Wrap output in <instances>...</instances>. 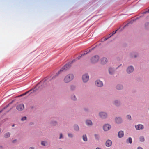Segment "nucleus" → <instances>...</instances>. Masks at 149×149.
I'll return each mask as SVG.
<instances>
[{"label": "nucleus", "instance_id": "obj_1", "mask_svg": "<svg viewBox=\"0 0 149 149\" xmlns=\"http://www.w3.org/2000/svg\"><path fill=\"white\" fill-rule=\"evenodd\" d=\"M98 116L100 119L103 120L107 119L108 117L107 113L104 111H99L98 113Z\"/></svg>", "mask_w": 149, "mask_h": 149}, {"label": "nucleus", "instance_id": "obj_2", "mask_svg": "<svg viewBox=\"0 0 149 149\" xmlns=\"http://www.w3.org/2000/svg\"><path fill=\"white\" fill-rule=\"evenodd\" d=\"M100 59V57L99 56L97 55H95L92 56L90 58V61L93 64H95L97 63Z\"/></svg>", "mask_w": 149, "mask_h": 149}, {"label": "nucleus", "instance_id": "obj_3", "mask_svg": "<svg viewBox=\"0 0 149 149\" xmlns=\"http://www.w3.org/2000/svg\"><path fill=\"white\" fill-rule=\"evenodd\" d=\"M89 76L88 73H84L82 76V80L83 82L84 83H87L89 80Z\"/></svg>", "mask_w": 149, "mask_h": 149}, {"label": "nucleus", "instance_id": "obj_4", "mask_svg": "<svg viewBox=\"0 0 149 149\" xmlns=\"http://www.w3.org/2000/svg\"><path fill=\"white\" fill-rule=\"evenodd\" d=\"M74 75L72 73H69L66 76V83L70 82L74 79Z\"/></svg>", "mask_w": 149, "mask_h": 149}, {"label": "nucleus", "instance_id": "obj_5", "mask_svg": "<svg viewBox=\"0 0 149 149\" xmlns=\"http://www.w3.org/2000/svg\"><path fill=\"white\" fill-rule=\"evenodd\" d=\"M112 128V126L109 123H106L104 124L102 127V129L104 132H107L110 130Z\"/></svg>", "mask_w": 149, "mask_h": 149}, {"label": "nucleus", "instance_id": "obj_6", "mask_svg": "<svg viewBox=\"0 0 149 149\" xmlns=\"http://www.w3.org/2000/svg\"><path fill=\"white\" fill-rule=\"evenodd\" d=\"M46 79L41 81L36 86L35 88L39 87V89H42L45 86L46 84Z\"/></svg>", "mask_w": 149, "mask_h": 149}, {"label": "nucleus", "instance_id": "obj_7", "mask_svg": "<svg viewBox=\"0 0 149 149\" xmlns=\"http://www.w3.org/2000/svg\"><path fill=\"white\" fill-rule=\"evenodd\" d=\"M85 125L87 126L90 127L93 125V122L92 120L90 118H87L85 121Z\"/></svg>", "mask_w": 149, "mask_h": 149}, {"label": "nucleus", "instance_id": "obj_8", "mask_svg": "<svg viewBox=\"0 0 149 149\" xmlns=\"http://www.w3.org/2000/svg\"><path fill=\"white\" fill-rule=\"evenodd\" d=\"M135 129L136 130H143L144 128L143 125L142 124H136L134 126Z\"/></svg>", "mask_w": 149, "mask_h": 149}, {"label": "nucleus", "instance_id": "obj_9", "mask_svg": "<svg viewBox=\"0 0 149 149\" xmlns=\"http://www.w3.org/2000/svg\"><path fill=\"white\" fill-rule=\"evenodd\" d=\"M134 70V67L132 65H130L128 66L126 69V72L128 74L132 73Z\"/></svg>", "mask_w": 149, "mask_h": 149}, {"label": "nucleus", "instance_id": "obj_10", "mask_svg": "<svg viewBox=\"0 0 149 149\" xmlns=\"http://www.w3.org/2000/svg\"><path fill=\"white\" fill-rule=\"evenodd\" d=\"M100 62L102 65H105L107 63L108 59L105 57H103L100 59Z\"/></svg>", "mask_w": 149, "mask_h": 149}, {"label": "nucleus", "instance_id": "obj_11", "mask_svg": "<svg viewBox=\"0 0 149 149\" xmlns=\"http://www.w3.org/2000/svg\"><path fill=\"white\" fill-rule=\"evenodd\" d=\"M115 123L118 124H121L123 122L122 118L120 117H117L114 119Z\"/></svg>", "mask_w": 149, "mask_h": 149}, {"label": "nucleus", "instance_id": "obj_12", "mask_svg": "<svg viewBox=\"0 0 149 149\" xmlns=\"http://www.w3.org/2000/svg\"><path fill=\"white\" fill-rule=\"evenodd\" d=\"M95 84L97 86L99 87H102L103 86V82L99 79H97L95 81Z\"/></svg>", "mask_w": 149, "mask_h": 149}, {"label": "nucleus", "instance_id": "obj_13", "mask_svg": "<svg viewBox=\"0 0 149 149\" xmlns=\"http://www.w3.org/2000/svg\"><path fill=\"white\" fill-rule=\"evenodd\" d=\"M65 65L62 68H61L59 71L55 75V77H52V79H53L55 77H56V76H58L59 74H60L61 73H65Z\"/></svg>", "mask_w": 149, "mask_h": 149}, {"label": "nucleus", "instance_id": "obj_14", "mask_svg": "<svg viewBox=\"0 0 149 149\" xmlns=\"http://www.w3.org/2000/svg\"><path fill=\"white\" fill-rule=\"evenodd\" d=\"M124 136V132L122 130L119 131L118 133V136L119 138H123Z\"/></svg>", "mask_w": 149, "mask_h": 149}, {"label": "nucleus", "instance_id": "obj_15", "mask_svg": "<svg viewBox=\"0 0 149 149\" xmlns=\"http://www.w3.org/2000/svg\"><path fill=\"white\" fill-rule=\"evenodd\" d=\"M24 106L23 104H20L17 105L16 107V109L19 111H22L24 109Z\"/></svg>", "mask_w": 149, "mask_h": 149}, {"label": "nucleus", "instance_id": "obj_16", "mask_svg": "<svg viewBox=\"0 0 149 149\" xmlns=\"http://www.w3.org/2000/svg\"><path fill=\"white\" fill-rule=\"evenodd\" d=\"M112 144V141L109 139L107 140L105 143V146L107 147H110Z\"/></svg>", "mask_w": 149, "mask_h": 149}, {"label": "nucleus", "instance_id": "obj_17", "mask_svg": "<svg viewBox=\"0 0 149 149\" xmlns=\"http://www.w3.org/2000/svg\"><path fill=\"white\" fill-rule=\"evenodd\" d=\"M73 127V129L75 131L78 132L80 131L79 127L77 124H74Z\"/></svg>", "mask_w": 149, "mask_h": 149}, {"label": "nucleus", "instance_id": "obj_18", "mask_svg": "<svg viewBox=\"0 0 149 149\" xmlns=\"http://www.w3.org/2000/svg\"><path fill=\"white\" fill-rule=\"evenodd\" d=\"M113 103L116 106H118L120 105V102L118 100H115L113 101Z\"/></svg>", "mask_w": 149, "mask_h": 149}, {"label": "nucleus", "instance_id": "obj_19", "mask_svg": "<svg viewBox=\"0 0 149 149\" xmlns=\"http://www.w3.org/2000/svg\"><path fill=\"white\" fill-rule=\"evenodd\" d=\"M82 139L83 141L85 142H87L88 141L87 136L86 134H84L82 135Z\"/></svg>", "mask_w": 149, "mask_h": 149}, {"label": "nucleus", "instance_id": "obj_20", "mask_svg": "<svg viewBox=\"0 0 149 149\" xmlns=\"http://www.w3.org/2000/svg\"><path fill=\"white\" fill-rule=\"evenodd\" d=\"M73 61H71L68 63L66 64V69H68L71 66L72 64V63Z\"/></svg>", "mask_w": 149, "mask_h": 149}, {"label": "nucleus", "instance_id": "obj_21", "mask_svg": "<svg viewBox=\"0 0 149 149\" xmlns=\"http://www.w3.org/2000/svg\"><path fill=\"white\" fill-rule=\"evenodd\" d=\"M116 88L118 90H121L123 88V86L120 84H118L116 86Z\"/></svg>", "mask_w": 149, "mask_h": 149}, {"label": "nucleus", "instance_id": "obj_22", "mask_svg": "<svg viewBox=\"0 0 149 149\" xmlns=\"http://www.w3.org/2000/svg\"><path fill=\"white\" fill-rule=\"evenodd\" d=\"M71 98L72 100L74 101H76L77 100L75 95L74 94H72L71 95Z\"/></svg>", "mask_w": 149, "mask_h": 149}, {"label": "nucleus", "instance_id": "obj_23", "mask_svg": "<svg viewBox=\"0 0 149 149\" xmlns=\"http://www.w3.org/2000/svg\"><path fill=\"white\" fill-rule=\"evenodd\" d=\"M131 55H132V57L134 58H136L138 56V54L134 52L132 53L131 54Z\"/></svg>", "mask_w": 149, "mask_h": 149}, {"label": "nucleus", "instance_id": "obj_24", "mask_svg": "<svg viewBox=\"0 0 149 149\" xmlns=\"http://www.w3.org/2000/svg\"><path fill=\"white\" fill-rule=\"evenodd\" d=\"M126 142L127 143L131 144L132 143V141L131 137H129L126 140Z\"/></svg>", "mask_w": 149, "mask_h": 149}, {"label": "nucleus", "instance_id": "obj_25", "mask_svg": "<svg viewBox=\"0 0 149 149\" xmlns=\"http://www.w3.org/2000/svg\"><path fill=\"white\" fill-rule=\"evenodd\" d=\"M139 140L140 141L142 142H144L145 141V138L143 136H140L139 137Z\"/></svg>", "mask_w": 149, "mask_h": 149}, {"label": "nucleus", "instance_id": "obj_26", "mask_svg": "<svg viewBox=\"0 0 149 149\" xmlns=\"http://www.w3.org/2000/svg\"><path fill=\"white\" fill-rule=\"evenodd\" d=\"M108 71L110 74H112L113 71V68L111 67H109L108 69Z\"/></svg>", "mask_w": 149, "mask_h": 149}, {"label": "nucleus", "instance_id": "obj_27", "mask_svg": "<svg viewBox=\"0 0 149 149\" xmlns=\"http://www.w3.org/2000/svg\"><path fill=\"white\" fill-rule=\"evenodd\" d=\"M67 135L70 138H72L74 136V135L72 133H67Z\"/></svg>", "mask_w": 149, "mask_h": 149}, {"label": "nucleus", "instance_id": "obj_28", "mask_svg": "<svg viewBox=\"0 0 149 149\" xmlns=\"http://www.w3.org/2000/svg\"><path fill=\"white\" fill-rule=\"evenodd\" d=\"M126 118L127 119L130 121L132 120V118L131 116L130 115H127L126 116Z\"/></svg>", "mask_w": 149, "mask_h": 149}, {"label": "nucleus", "instance_id": "obj_29", "mask_svg": "<svg viewBox=\"0 0 149 149\" xmlns=\"http://www.w3.org/2000/svg\"><path fill=\"white\" fill-rule=\"evenodd\" d=\"M10 134L9 132H8L5 134L4 137L6 138H7L10 136Z\"/></svg>", "mask_w": 149, "mask_h": 149}, {"label": "nucleus", "instance_id": "obj_30", "mask_svg": "<svg viewBox=\"0 0 149 149\" xmlns=\"http://www.w3.org/2000/svg\"><path fill=\"white\" fill-rule=\"evenodd\" d=\"M13 101H12V102L10 103L9 104H8L6 107H4V108L3 109H2V110H1V111H0V113H1L2 111H3V110L9 106V105L10 104L13 102Z\"/></svg>", "mask_w": 149, "mask_h": 149}, {"label": "nucleus", "instance_id": "obj_31", "mask_svg": "<svg viewBox=\"0 0 149 149\" xmlns=\"http://www.w3.org/2000/svg\"><path fill=\"white\" fill-rule=\"evenodd\" d=\"M145 26L147 28H149V23L147 22L145 24Z\"/></svg>", "mask_w": 149, "mask_h": 149}, {"label": "nucleus", "instance_id": "obj_32", "mask_svg": "<svg viewBox=\"0 0 149 149\" xmlns=\"http://www.w3.org/2000/svg\"><path fill=\"white\" fill-rule=\"evenodd\" d=\"M46 142L45 141H42L41 143V144L43 146H45Z\"/></svg>", "mask_w": 149, "mask_h": 149}, {"label": "nucleus", "instance_id": "obj_33", "mask_svg": "<svg viewBox=\"0 0 149 149\" xmlns=\"http://www.w3.org/2000/svg\"><path fill=\"white\" fill-rule=\"evenodd\" d=\"M112 36V35L111 34H109V37L108 38H105V39L104 40V41H105V40H106L108 39L109 38L111 37Z\"/></svg>", "mask_w": 149, "mask_h": 149}, {"label": "nucleus", "instance_id": "obj_34", "mask_svg": "<svg viewBox=\"0 0 149 149\" xmlns=\"http://www.w3.org/2000/svg\"><path fill=\"white\" fill-rule=\"evenodd\" d=\"M26 117H22V118L21 119V120L22 121H24L25 120H26Z\"/></svg>", "mask_w": 149, "mask_h": 149}, {"label": "nucleus", "instance_id": "obj_35", "mask_svg": "<svg viewBox=\"0 0 149 149\" xmlns=\"http://www.w3.org/2000/svg\"><path fill=\"white\" fill-rule=\"evenodd\" d=\"M71 88L72 90H74L75 88V87L74 86H71Z\"/></svg>", "mask_w": 149, "mask_h": 149}, {"label": "nucleus", "instance_id": "obj_36", "mask_svg": "<svg viewBox=\"0 0 149 149\" xmlns=\"http://www.w3.org/2000/svg\"><path fill=\"white\" fill-rule=\"evenodd\" d=\"M94 136L95 138L96 139H97V137L98 136V135L97 134H95L94 135Z\"/></svg>", "mask_w": 149, "mask_h": 149}, {"label": "nucleus", "instance_id": "obj_37", "mask_svg": "<svg viewBox=\"0 0 149 149\" xmlns=\"http://www.w3.org/2000/svg\"><path fill=\"white\" fill-rule=\"evenodd\" d=\"M137 149H143V148L140 146H139L137 148Z\"/></svg>", "mask_w": 149, "mask_h": 149}, {"label": "nucleus", "instance_id": "obj_38", "mask_svg": "<svg viewBox=\"0 0 149 149\" xmlns=\"http://www.w3.org/2000/svg\"><path fill=\"white\" fill-rule=\"evenodd\" d=\"M88 52H87L86 53H84L83 54H82L81 55H82V56H84L85 55H86V54H87L88 53Z\"/></svg>", "mask_w": 149, "mask_h": 149}, {"label": "nucleus", "instance_id": "obj_39", "mask_svg": "<svg viewBox=\"0 0 149 149\" xmlns=\"http://www.w3.org/2000/svg\"><path fill=\"white\" fill-rule=\"evenodd\" d=\"M138 19V17H136V18H135V19H132V21H135L136 20H137V19Z\"/></svg>", "mask_w": 149, "mask_h": 149}, {"label": "nucleus", "instance_id": "obj_40", "mask_svg": "<svg viewBox=\"0 0 149 149\" xmlns=\"http://www.w3.org/2000/svg\"><path fill=\"white\" fill-rule=\"evenodd\" d=\"M62 137H63V136H62V134H60V137H59V139H61V138H62Z\"/></svg>", "mask_w": 149, "mask_h": 149}, {"label": "nucleus", "instance_id": "obj_41", "mask_svg": "<svg viewBox=\"0 0 149 149\" xmlns=\"http://www.w3.org/2000/svg\"><path fill=\"white\" fill-rule=\"evenodd\" d=\"M116 33V31H113V32H112L111 33V34L113 36V35L114 34H115Z\"/></svg>", "mask_w": 149, "mask_h": 149}, {"label": "nucleus", "instance_id": "obj_42", "mask_svg": "<svg viewBox=\"0 0 149 149\" xmlns=\"http://www.w3.org/2000/svg\"><path fill=\"white\" fill-rule=\"evenodd\" d=\"M82 56V55H81V56H79L78 57V59H79Z\"/></svg>", "mask_w": 149, "mask_h": 149}, {"label": "nucleus", "instance_id": "obj_43", "mask_svg": "<svg viewBox=\"0 0 149 149\" xmlns=\"http://www.w3.org/2000/svg\"><path fill=\"white\" fill-rule=\"evenodd\" d=\"M122 65V64H120L118 66V67L117 68L120 67V66H121V65Z\"/></svg>", "mask_w": 149, "mask_h": 149}, {"label": "nucleus", "instance_id": "obj_44", "mask_svg": "<svg viewBox=\"0 0 149 149\" xmlns=\"http://www.w3.org/2000/svg\"><path fill=\"white\" fill-rule=\"evenodd\" d=\"M102 149L101 148H100V147H97L96 148V149Z\"/></svg>", "mask_w": 149, "mask_h": 149}, {"label": "nucleus", "instance_id": "obj_45", "mask_svg": "<svg viewBox=\"0 0 149 149\" xmlns=\"http://www.w3.org/2000/svg\"><path fill=\"white\" fill-rule=\"evenodd\" d=\"M29 149H34V148L33 147H31Z\"/></svg>", "mask_w": 149, "mask_h": 149}, {"label": "nucleus", "instance_id": "obj_46", "mask_svg": "<svg viewBox=\"0 0 149 149\" xmlns=\"http://www.w3.org/2000/svg\"><path fill=\"white\" fill-rule=\"evenodd\" d=\"M28 92H26V93H24V94H23V95H25L26 94L28 93Z\"/></svg>", "mask_w": 149, "mask_h": 149}, {"label": "nucleus", "instance_id": "obj_47", "mask_svg": "<svg viewBox=\"0 0 149 149\" xmlns=\"http://www.w3.org/2000/svg\"><path fill=\"white\" fill-rule=\"evenodd\" d=\"M28 92H26V93H24V94H23V95H25L26 94L28 93Z\"/></svg>", "mask_w": 149, "mask_h": 149}, {"label": "nucleus", "instance_id": "obj_48", "mask_svg": "<svg viewBox=\"0 0 149 149\" xmlns=\"http://www.w3.org/2000/svg\"><path fill=\"white\" fill-rule=\"evenodd\" d=\"M149 13V10L148 11H146V12H145L144 13Z\"/></svg>", "mask_w": 149, "mask_h": 149}, {"label": "nucleus", "instance_id": "obj_49", "mask_svg": "<svg viewBox=\"0 0 149 149\" xmlns=\"http://www.w3.org/2000/svg\"><path fill=\"white\" fill-rule=\"evenodd\" d=\"M23 95H23V94H22L21 95H20V96H23Z\"/></svg>", "mask_w": 149, "mask_h": 149}, {"label": "nucleus", "instance_id": "obj_50", "mask_svg": "<svg viewBox=\"0 0 149 149\" xmlns=\"http://www.w3.org/2000/svg\"><path fill=\"white\" fill-rule=\"evenodd\" d=\"M35 89H36L35 88H34V90H33L34 91H36V90H35Z\"/></svg>", "mask_w": 149, "mask_h": 149}, {"label": "nucleus", "instance_id": "obj_51", "mask_svg": "<svg viewBox=\"0 0 149 149\" xmlns=\"http://www.w3.org/2000/svg\"><path fill=\"white\" fill-rule=\"evenodd\" d=\"M16 141V140H13V143H14V142H15V141Z\"/></svg>", "mask_w": 149, "mask_h": 149}, {"label": "nucleus", "instance_id": "obj_52", "mask_svg": "<svg viewBox=\"0 0 149 149\" xmlns=\"http://www.w3.org/2000/svg\"><path fill=\"white\" fill-rule=\"evenodd\" d=\"M14 125H12V127H14Z\"/></svg>", "mask_w": 149, "mask_h": 149}, {"label": "nucleus", "instance_id": "obj_53", "mask_svg": "<svg viewBox=\"0 0 149 149\" xmlns=\"http://www.w3.org/2000/svg\"><path fill=\"white\" fill-rule=\"evenodd\" d=\"M130 23H131V24H132V22H130Z\"/></svg>", "mask_w": 149, "mask_h": 149}, {"label": "nucleus", "instance_id": "obj_54", "mask_svg": "<svg viewBox=\"0 0 149 149\" xmlns=\"http://www.w3.org/2000/svg\"><path fill=\"white\" fill-rule=\"evenodd\" d=\"M121 29V30H122V29Z\"/></svg>", "mask_w": 149, "mask_h": 149}]
</instances>
